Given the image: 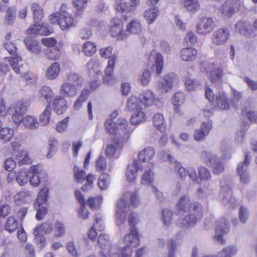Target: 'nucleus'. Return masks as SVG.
I'll return each instance as SVG.
<instances>
[{"label": "nucleus", "mask_w": 257, "mask_h": 257, "mask_svg": "<svg viewBox=\"0 0 257 257\" xmlns=\"http://www.w3.org/2000/svg\"><path fill=\"white\" fill-rule=\"evenodd\" d=\"M179 218L176 220L177 225L184 228H191L203 217V207L198 202H191L187 195L181 197L177 204Z\"/></svg>", "instance_id": "1"}, {"label": "nucleus", "mask_w": 257, "mask_h": 257, "mask_svg": "<svg viewBox=\"0 0 257 257\" xmlns=\"http://www.w3.org/2000/svg\"><path fill=\"white\" fill-rule=\"evenodd\" d=\"M112 47L111 46L102 48L100 50V55L104 58H108V63L105 70V75L103 77L104 83L112 85L117 82L116 79L113 76V68L117 56L115 54H112Z\"/></svg>", "instance_id": "2"}, {"label": "nucleus", "mask_w": 257, "mask_h": 257, "mask_svg": "<svg viewBox=\"0 0 257 257\" xmlns=\"http://www.w3.org/2000/svg\"><path fill=\"white\" fill-rule=\"evenodd\" d=\"M106 130L110 134L118 133L124 140H127L133 129L128 125L127 120L124 118L118 120L115 123L111 119H107L105 123Z\"/></svg>", "instance_id": "3"}, {"label": "nucleus", "mask_w": 257, "mask_h": 257, "mask_svg": "<svg viewBox=\"0 0 257 257\" xmlns=\"http://www.w3.org/2000/svg\"><path fill=\"white\" fill-rule=\"evenodd\" d=\"M49 192V188L45 186L39 192L36 202L35 203V207L37 209L36 218L38 220L43 219L47 213V202Z\"/></svg>", "instance_id": "4"}, {"label": "nucleus", "mask_w": 257, "mask_h": 257, "mask_svg": "<svg viewBox=\"0 0 257 257\" xmlns=\"http://www.w3.org/2000/svg\"><path fill=\"white\" fill-rule=\"evenodd\" d=\"M10 65L17 74H20L23 71L22 59L20 56L5 57L0 62V72L4 75L6 74L10 70Z\"/></svg>", "instance_id": "5"}, {"label": "nucleus", "mask_w": 257, "mask_h": 257, "mask_svg": "<svg viewBox=\"0 0 257 257\" xmlns=\"http://www.w3.org/2000/svg\"><path fill=\"white\" fill-rule=\"evenodd\" d=\"M49 21L52 24L57 23L63 31L68 30L75 25L73 17L68 13H54L49 16Z\"/></svg>", "instance_id": "6"}, {"label": "nucleus", "mask_w": 257, "mask_h": 257, "mask_svg": "<svg viewBox=\"0 0 257 257\" xmlns=\"http://www.w3.org/2000/svg\"><path fill=\"white\" fill-rule=\"evenodd\" d=\"M201 159L204 163L212 167L213 174L218 175L223 172L224 164L220 161L216 155L210 152L203 151L201 153Z\"/></svg>", "instance_id": "7"}, {"label": "nucleus", "mask_w": 257, "mask_h": 257, "mask_svg": "<svg viewBox=\"0 0 257 257\" xmlns=\"http://www.w3.org/2000/svg\"><path fill=\"white\" fill-rule=\"evenodd\" d=\"M167 159L171 163L174 162L175 167L178 172L181 179H184L187 175L193 181L196 182L198 180V177L195 169L192 167H188L186 169L183 167L182 164L176 161L171 155H167Z\"/></svg>", "instance_id": "8"}, {"label": "nucleus", "mask_w": 257, "mask_h": 257, "mask_svg": "<svg viewBox=\"0 0 257 257\" xmlns=\"http://www.w3.org/2000/svg\"><path fill=\"white\" fill-rule=\"evenodd\" d=\"M232 190L229 182L223 180L220 182V191L219 194V199L224 205L229 204V206L234 207L235 200L232 198Z\"/></svg>", "instance_id": "9"}, {"label": "nucleus", "mask_w": 257, "mask_h": 257, "mask_svg": "<svg viewBox=\"0 0 257 257\" xmlns=\"http://www.w3.org/2000/svg\"><path fill=\"white\" fill-rule=\"evenodd\" d=\"M250 163V157L249 154L246 153L243 162L239 163L236 168L237 174L239 176L241 183L247 184L250 181V175L248 171V166Z\"/></svg>", "instance_id": "10"}, {"label": "nucleus", "mask_w": 257, "mask_h": 257, "mask_svg": "<svg viewBox=\"0 0 257 257\" xmlns=\"http://www.w3.org/2000/svg\"><path fill=\"white\" fill-rule=\"evenodd\" d=\"M128 197V194H125L117 201L115 210V218L116 224L119 226L124 223L126 219V212L128 210L129 203L125 199Z\"/></svg>", "instance_id": "11"}, {"label": "nucleus", "mask_w": 257, "mask_h": 257, "mask_svg": "<svg viewBox=\"0 0 257 257\" xmlns=\"http://www.w3.org/2000/svg\"><path fill=\"white\" fill-rule=\"evenodd\" d=\"M216 23L212 18L204 17L198 20L196 25V32L199 35H206L215 29Z\"/></svg>", "instance_id": "12"}, {"label": "nucleus", "mask_w": 257, "mask_h": 257, "mask_svg": "<svg viewBox=\"0 0 257 257\" xmlns=\"http://www.w3.org/2000/svg\"><path fill=\"white\" fill-rule=\"evenodd\" d=\"M229 30L225 27H221L215 31L211 37V42L215 46H221L225 44L230 38Z\"/></svg>", "instance_id": "13"}, {"label": "nucleus", "mask_w": 257, "mask_h": 257, "mask_svg": "<svg viewBox=\"0 0 257 257\" xmlns=\"http://www.w3.org/2000/svg\"><path fill=\"white\" fill-rule=\"evenodd\" d=\"M109 33L113 37H116L118 40H124L127 38V34L123 30V24L121 19L114 18L110 23Z\"/></svg>", "instance_id": "14"}, {"label": "nucleus", "mask_w": 257, "mask_h": 257, "mask_svg": "<svg viewBox=\"0 0 257 257\" xmlns=\"http://www.w3.org/2000/svg\"><path fill=\"white\" fill-rule=\"evenodd\" d=\"M176 75L169 73L160 78L157 83V90L161 93H166L170 91L173 87Z\"/></svg>", "instance_id": "15"}, {"label": "nucleus", "mask_w": 257, "mask_h": 257, "mask_svg": "<svg viewBox=\"0 0 257 257\" xmlns=\"http://www.w3.org/2000/svg\"><path fill=\"white\" fill-rule=\"evenodd\" d=\"M14 111L12 115V119L14 122L17 125L23 123L24 117L23 114L27 109V103L23 100L16 102L12 106Z\"/></svg>", "instance_id": "16"}, {"label": "nucleus", "mask_w": 257, "mask_h": 257, "mask_svg": "<svg viewBox=\"0 0 257 257\" xmlns=\"http://www.w3.org/2000/svg\"><path fill=\"white\" fill-rule=\"evenodd\" d=\"M149 60V65H152L151 67L152 71L155 72L158 75L160 74L164 65L162 55L155 51H153L151 53Z\"/></svg>", "instance_id": "17"}, {"label": "nucleus", "mask_w": 257, "mask_h": 257, "mask_svg": "<svg viewBox=\"0 0 257 257\" xmlns=\"http://www.w3.org/2000/svg\"><path fill=\"white\" fill-rule=\"evenodd\" d=\"M131 4L119 3L115 6L116 11L122 14L125 19L131 17L135 12L136 8L140 4V0H130Z\"/></svg>", "instance_id": "18"}, {"label": "nucleus", "mask_w": 257, "mask_h": 257, "mask_svg": "<svg viewBox=\"0 0 257 257\" xmlns=\"http://www.w3.org/2000/svg\"><path fill=\"white\" fill-rule=\"evenodd\" d=\"M229 230L230 227L228 221L225 218H221L216 222L214 239L216 241H224V236L229 231Z\"/></svg>", "instance_id": "19"}, {"label": "nucleus", "mask_w": 257, "mask_h": 257, "mask_svg": "<svg viewBox=\"0 0 257 257\" xmlns=\"http://www.w3.org/2000/svg\"><path fill=\"white\" fill-rule=\"evenodd\" d=\"M52 32V29L47 24L35 23L27 30V33L30 35H48Z\"/></svg>", "instance_id": "20"}, {"label": "nucleus", "mask_w": 257, "mask_h": 257, "mask_svg": "<svg viewBox=\"0 0 257 257\" xmlns=\"http://www.w3.org/2000/svg\"><path fill=\"white\" fill-rule=\"evenodd\" d=\"M138 97L140 103L146 107L156 104L158 101L153 92L150 90L143 91Z\"/></svg>", "instance_id": "21"}, {"label": "nucleus", "mask_w": 257, "mask_h": 257, "mask_svg": "<svg viewBox=\"0 0 257 257\" xmlns=\"http://www.w3.org/2000/svg\"><path fill=\"white\" fill-rule=\"evenodd\" d=\"M52 230L49 222H45L40 226H36L33 231L34 241H46L44 235Z\"/></svg>", "instance_id": "22"}, {"label": "nucleus", "mask_w": 257, "mask_h": 257, "mask_svg": "<svg viewBox=\"0 0 257 257\" xmlns=\"http://www.w3.org/2000/svg\"><path fill=\"white\" fill-rule=\"evenodd\" d=\"M143 166L142 165H140L138 161L136 160H134L132 163L128 165L125 175L129 182H133L136 180L138 171L142 170Z\"/></svg>", "instance_id": "23"}, {"label": "nucleus", "mask_w": 257, "mask_h": 257, "mask_svg": "<svg viewBox=\"0 0 257 257\" xmlns=\"http://www.w3.org/2000/svg\"><path fill=\"white\" fill-rule=\"evenodd\" d=\"M235 32L243 36H249L253 33V29L250 23L246 20L238 21L234 27Z\"/></svg>", "instance_id": "24"}, {"label": "nucleus", "mask_w": 257, "mask_h": 257, "mask_svg": "<svg viewBox=\"0 0 257 257\" xmlns=\"http://www.w3.org/2000/svg\"><path fill=\"white\" fill-rule=\"evenodd\" d=\"M126 141L124 140L123 138H120V140L118 142L107 145L105 149L106 155L110 158H118L123 147L122 143Z\"/></svg>", "instance_id": "25"}, {"label": "nucleus", "mask_w": 257, "mask_h": 257, "mask_svg": "<svg viewBox=\"0 0 257 257\" xmlns=\"http://www.w3.org/2000/svg\"><path fill=\"white\" fill-rule=\"evenodd\" d=\"M212 127L211 122L207 120L203 122L200 129L196 130L194 133V138L196 141L204 140Z\"/></svg>", "instance_id": "26"}, {"label": "nucleus", "mask_w": 257, "mask_h": 257, "mask_svg": "<svg viewBox=\"0 0 257 257\" xmlns=\"http://www.w3.org/2000/svg\"><path fill=\"white\" fill-rule=\"evenodd\" d=\"M52 104L54 110L58 114H62L67 108V101L63 96L60 95L55 97Z\"/></svg>", "instance_id": "27"}, {"label": "nucleus", "mask_w": 257, "mask_h": 257, "mask_svg": "<svg viewBox=\"0 0 257 257\" xmlns=\"http://www.w3.org/2000/svg\"><path fill=\"white\" fill-rule=\"evenodd\" d=\"M79 89L75 85L65 82L61 86L60 93L66 97H72L76 94Z\"/></svg>", "instance_id": "28"}, {"label": "nucleus", "mask_w": 257, "mask_h": 257, "mask_svg": "<svg viewBox=\"0 0 257 257\" xmlns=\"http://www.w3.org/2000/svg\"><path fill=\"white\" fill-rule=\"evenodd\" d=\"M214 105L216 107L222 110L229 108L230 104L224 91H222L216 94Z\"/></svg>", "instance_id": "29"}, {"label": "nucleus", "mask_w": 257, "mask_h": 257, "mask_svg": "<svg viewBox=\"0 0 257 257\" xmlns=\"http://www.w3.org/2000/svg\"><path fill=\"white\" fill-rule=\"evenodd\" d=\"M197 50L192 47L183 48L180 52L181 59L185 61H191L194 60L197 55Z\"/></svg>", "instance_id": "30"}, {"label": "nucleus", "mask_w": 257, "mask_h": 257, "mask_svg": "<svg viewBox=\"0 0 257 257\" xmlns=\"http://www.w3.org/2000/svg\"><path fill=\"white\" fill-rule=\"evenodd\" d=\"M142 26L139 21L136 20H132L128 23L125 30L127 34V37L130 34H139L142 32Z\"/></svg>", "instance_id": "31"}, {"label": "nucleus", "mask_w": 257, "mask_h": 257, "mask_svg": "<svg viewBox=\"0 0 257 257\" xmlns=\"http://www.w3.org/2000/svg\"><path fill=\"white\" fill-rule=\"evenodd\" d=\"M53 95V91L50 86H43L39 90L38 96L39 98L41 100H45L48 102V104H50Z\"/></svg>", "instance_id": "32"}, {"label": "nucleus", "mask_w": 257, "mask_h": 257, "mask_svg": "<svg viewBox=\"0 0 257 257\" xmlns=\"http://www.w3.org/2000/svg\"><path fill=\"white\" fill-rule=\"evenodd\" d=\"M155 150L153 148L149 147L142 151L138 154V159L139 161L143 163H146L151 160L154 157Z\"/></svg>", "instance_id": "33"}, {"label": "nucleus", "mask_w": 257, "mask_h": 257, "mask_svg": "<svg viewBox=\"0 0 257 257\" xmlns=\"http://www.w3.org/2000/svg\"><path fill=\"white\" fill-rule=\"evenodd\" d=\"M146 10L144 12V17L149 24L153 23L159 15L160 11L158 7L153 6Z\"/></svg>", "instance_id": "34"}, {"label": "nucleus", "mask_w": 257, "mask_h": 257, "mask_svg": "<svg viewBox=\"0 0 257 257\" xmlns=\"http://www.w3.org/2000/svg\"><path fill=\"white\" fill-rule=\"evenodd\" d=\"M24 42L27 49L32 53L37 55L41 52L42 50L41 45L38 41L27 38L24 40Z\"/></svg>", "instance_id": "35"}, {"label": "nucleus", "mask_w": 257, "mask_h": 257, "mask_svg": "<svg viewBox=\"0 0 257 257\" xmlns=\"http://www.w3.org/2000/svg\"><path fill=\"white\" fill-rule=\"evenodd\" d=\"M30 176L29 170L22 168L17 173L16 180L20 186H23L28 182L30 178Z\"/></svg>", "instance_id": "36"}, {"label": "nucleus", "mask_w": 257, "mask_h": 257, "mask_svg": "<svg viewBox=\"0 0 257 257\" xmlns=\"http://www.w3.org/2000/svg\"><path fill=\"white\" fill-rule=\"evenodd\" d=\"M153 165L152 163H150L148 166V169H146L143 174L141 182L144 185H149L152 184L154 181V172H152Z\"/></svg>", "instance_id": "37"}, {"label": "nucleus", "mask_w": 257, "mask_h": 257, "mask_svg": "<svg viewBox=\"0 0 257 257\" xmlns=\"http://www.w3.org/2000/svg\"><path fill=\"white\" fill-rule=\"evenodd\" d=\"M33 19L35 23H39L43 18L44 12L42 7L37 3H33L31 7Z\"/></svg>", "instance_id": "38"}, {"label": "nucleus", "mask_w": 257, "mask_h": 257, "mask_svg": "<svg viewBox=\"0 0 257 257\" xmlns=\"http://www.w3.org/2000/svg\"><path fill=\"white\" fill-rule=\"evenodd\" d=\"M135 112L130 118V122L133 125H137L144 122L146 119V114L142 108L134 111Z\"/></svg>", "instance_id": "39"}, {"label": "nucleus", "mask_w": 257, "mask_h": 257, "mask_svg": "<svg viewBox=\"0 0 257 257\" xmlns=\"http://www.w3.org/2000/svg\"><path fill=\"white\" fill-rule=\"evenodd\" d=\"M23 124L26 128L29 130L36 129L39 125L37 118L30 115H27L24 117Z\"/></svg>", "instance_id": "40"}, {"label": "nucleus", "mask_w": 257, "mask_h": 257, "mask_svg": "<svg viewBox=\"0 0 257 257\" xmlns=\"http://www.w3.org/2000/svg\"><path fill=\"white\" fill-rule=\"evenodd\" d=\"M60 70V68L59 63L55 62L47 69L46 76L50 80L54 79L58 76Z\"/></svg>", "instance_id": "41"}, {"label": "nucleus", "mask_w": 257, "mask_h": 257, "mask_svg": "<svg viewBox=\"0 0 257 257\" xmlns=\"http://www.w3.org/2000/svg\"><path fill=\"white\" fill-rule=\"evenodd\" d=\"M17 8L15 6L7 8L5 16V23L8 25H12L16 19V13Z\"/></svg>", "instance_id": "42"}, {"label": "nucleus", "mask_w": 257, "mask_h": 257, "mask_svg": "<svg viewBox=\"0 0 257 257\" xmlns=\"http://www.w3.org/2000/svg\"><path fill=\"white\" fill-rule=\"evenodd\" d=\"M153 123L155 126L161 132H164L166 128V123L162 114H155L153 117Z\"/></svg>", "instance_id": "43"}, {"label": "nucleus", "mask_w": 257, "mask_h": 257, "mask_svg": "<svg viewBox=\"0 0 257 257\" xmlns=\"http://www.w3.org/2000/svg\"><path fill=\"white\" fill-rule=\"evenodd\" d=\"M173 100L174 105L175 106V111L178 114H182V112L179 107V105L184 102L185 94L182 92H177L174 94Z\"/></svg>", "instance_id": "44"}, {"label": "nucleus", "mask_w": 257, "mask_h": 257, "mask_svg": "<svg viewBox=\"0 0 257 257\" xmlns=\"http://www.w3.org/2000/svg\"><path fill=\"white\" fill-rule=\"evenodd\" d=\"M82 50L85 56L91 57L93 56L96 51V45L93 42L87 41L83 44Z\"/></svg>", "instance_id": "45"}, {"label": "nucleus", "mask_w": 257, "mask_h": 257, "mask_svg": "<svg viewBox=\"0 0 257 257\" xmlns=\"http://www.w3.org/2000/svg\"><path fill=\"white\" fill-rule=\"evenodd\" d=\"M14 130L8 127H4L0 130V140L3 143L9 142L13 137Z\"/></svg>", "instance_id": "46"}, {"label": "nucleus", "mask_w": 257, "mask_h": 257, "mask_svg": "<svg viewBox=\"0 0 257 257\" xmlns=\"http://www.w3.org/2000/svg\"><path fill=\"white\" fill-rule=\"evenodd\" d=\"M184 7L187 11L195 13L200 9V4L198 0H182Z\"/></svg>", "instance_id": "47"}, {"label": "nucleus", "mask_w": 257, "mask_h": 257, "mask_svg": "<svg viewBox=\"0 0 257 257\" xmlns=\"http://www.w3.org/2000/svg\"><path fill=\"white\" fill-rule=\"evenodd\" d=\"M51 110L50 104H48L45 110L41 114L39 121L40 123L42 125H46L49 123L51 114Z\"/></svg>", "instance_id": "48"}, {"label": "nucleus", "mask_w": 257, "mask_h": 257, "mask_svg": "<svg viewBox=\"0 0 257 257\" xmlns=\"http://www.w3.org/2000/svg\"><path fill=\"white\" fill-rule=\"evenodd\" d=\"M201 85V82L197 80L187 77L185 80V86L188 91L195 90L200 87Z\"/></svg>", "instance_id": "49"}, {"label": "nucleus", "mask_w": 257, "mask_h": 257, "mask_svg": "<svg viewBox=\"0 0 257 257\" xmlns=\"http://www.w3.org/2000/svg\"><path fill=\"white\" fill-rule=\"evenodd\" d=\"M126 104L128 110L130 111L138 110L142 109L139 97L135 96H132L128 98Z\"/></svg>", "instance_id": "50"}, {"label": "nucleus", "mask_w": 257, "mask_h": 257, "mask_svg": "<svg viewBox=\"0 0 257 257\" xmlns=\"http://www.w3.org/2000/svg\"><path fill=\"white\" fill-rule=\"evenodd\" d=\"M16 159L20 165L25 164H31V160L29 157L27 151L25 150H21L18 152L16 156Z\"/></svg>", "instance_id": "51"}, {"label": "nucleus", "mask_w": 257, "mask_h": 257, "mask_svg": "<svg viewBox=\"0 0 257 257\" xmlns=\"http://www.w3.org/2000/svg\"><path fill=\"white\" fill-rule=\"evenodd\" d=\"M45 51L47 58L51 60L58 59L60 56V51L57 47L47 48Z\"/></svg>", "instance_id": "52"}, {"label": "nucleus", "mask_w": 257, "mask_h": 257, "mask_svg": "<svg viewBox=\"0 0 257 257\" xmlns=\"http://www.w3.org/2000/svg\"><path fill=\"white\" fill-rule=\"evenodd\" d=\"M110 177L108 174L102 173L100 174L98 180V185L100 190L106 189L109 184Z\"/></svg>", "instance_id": "53"}, {"label": "nucleus", "mask_w": 257, "mask_h": 257, "mask_svg": "<svg viewBox=\"0 0 257 257\" xmlns=\"http://www.w3.org/2000/svg\"><path fill=\"white\" fill-rule=\"evenodd\" d=\"M141 235L136 227H131L130 232L124 237L123 241H140Z\"/></svg>", "instance_id": "54"}, {"label": "nucleus", "mask_w": 257, "mask_h": 257, "mask_svg": "<svg viewBox=\"0 0 257 257\" xmlns=\"http://www.w3.org/2000/svg\"><path fill=\"white\" fill-rule=\"evenodd\" d=\"M66 82L73 84L79 88L81 87L82 84V81L79 75L73 72L70 73L68 75Z\"/></svg>", "instance_id": "55"}, {"label": "nucleus", "mask_w": 257, "mask_h": 257, "mask_svg": "<svg viewBox=\"0 0 257 257\" xmlns=\"http://www.w3.org/2000/svg\"><path fill=\"white\" fill-rule=\"evenodd\" d=\"M198 177L202 181H210L211 179V175L210 171L205 167H200L198 169Z\"/></svg>", "instance_id": "56"}, {"label": "nucleus", "mask_w": 257, "mask_h": 257, "mask_svg": "<svg viewBox=\"0 0 257 257\" xmlns=\"http://www.w3.org/2000/svg\"><path fill=\"white\" fill-rule=\"evenodd\" d=\"M219 11L224 17H231L233 13L228 1H226L220 8Z\"/></svg>", "instance_id": "57"}, {"label": "nucleus", "mask_w": 257, "mask_h": 257, "mask_svg": "<svg viewBox=\"0 0 257 257\" xmlns=\"http://www.w3.org/2000/svg\"><path fill=\"white\" fill-rule=\"evenodd\" d=\"M172 212L168 209H164L162 211V220L164 224L166 226H169L172 221Z\"/></svg>", "instance_id": "58"}, {"label": "nucleus", "mask_w": 257, "mask_h": 257, "mask_svg": "<svg viewBox=\"0 0 257 257\" xmlns=\"http://www.w3.org/2000/svg\"><path fill=\"white\" fill-rule=\"evenodd\" d=\"M222 69L220 68H215L210 72L209 79L212 82L218 81L222 77Z\"/></svg>", "instance_id": "59"}, {"label": "nucleus", "mask_w": 257, "mask_h": 257, "mask_svg": "<svg viewBox=\"0 0 257 257\" xmlns=\"http://www.w3.org/2000/svg\"><path fill=\"white\" fill-rule=\"evenodd\" d=\"M18 226V223L17 220L13 217L8 218L6 224V229L9 232H12L15 230Z\"/></svg>", "instance_id": "60"}, {"label": "nucleus", "mask_w": 257, "mask_h": 257, "mask_svg": "<svg viewBox=\"0 0 257 257\" xmlns=\"http://www.w3.org/2000/svg\"><path fill=\"white\" fill-rule=\"evenodd\" d=\"M107 167L106 159L103 156H99L96 161L95 169L98 172H101L105 170Z\"/></svg>", "instance_id": "61"}, {"label": "nucleus", "mask_w": 257, "mask_h": 257, "mask_svg": "<svg viewBox=\"0 0 257 257\" xmlns=\"http://www.w3.org/2000/svg\"><path fill=\"white\" fill-rule=\"evenodd\" d=\"M101 218L100 217L97 216L96 215L95 216V222L94 224L93 227H92L88 232V237L92 241L95 239V237L97 235V233L96 231V229L94 228H96L97 226L99 223V222L101 221Z\"/></svg>", "instance_id": "62"}, {"label": "nucleus", "mask_w": 257, "mask_h": 257, "mask_svg": "<svg viewBox=\"0 0 257 257\" xmlns=\"http://www.w3.org/2000/svg\"><path fill=\"white\" fill-rule=\"evenodd\" d=\"M233 14L238 12L243 6V3L240 0H228Z\"/></svg>", "instance_id": "63"}, {"label": "nucleus", "mask_w": 257, "mask_h": 257, "mask_svg": "<svg viewBox=\"0 0 257 257\" xmlns=\"http://www.w3.org/2000/svg\"><path fill=\"white\" fill-rule=\"evenodd\" d=\"M86 180V184L81 187V190L83 191H87L92 188L93 186V181L95 180V177L94 175L89 174L87 176Z\"/></svg>", "instance_id": "64"}]
</instances>
